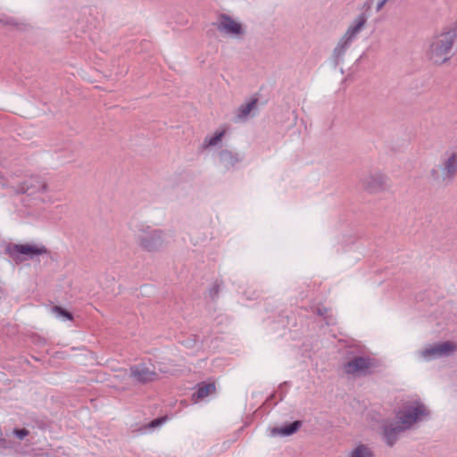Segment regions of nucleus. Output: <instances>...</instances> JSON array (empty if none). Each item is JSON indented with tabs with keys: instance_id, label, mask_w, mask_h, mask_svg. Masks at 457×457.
<instances>
[{
	"instance_id": "nucleus-13",
	"label": "nucleus",
	"mask_w": 457,
	"mask_h": 457,
	"mask_svg": "<svg viewBox=\"0 0 457 457\" xmlns=\"http://www.w3.org/2000/svg\"><path fill=\"white\" fill-rule=\"evenodd\" d=\"M302 425V420H295L285 423L281 427H273L270 428V436L281 437L290 436L296 433L301 428Z\"/></svg>"
},
{
	"instance_id": "nucleus-11",
	"label": "nucleus",
	"mask_w": 457,
	"mask_h": 457,
	"mask_svg": "<svg viewBox=\"0 0 457 457\" xmlns=\"http://www.w3.org/2000/svg\"><path fill=\"white\" fill-rule=\"evenodd\" d=\"M442 181L452 182L457 175V153H453L440 165Z\"/></svg>"
},
{
	"instance_id": "nucleus-28",
	"label": "nucleus",
	"mask_w": 457,
	"mask_h": 457,
	"mask_svg": "<svg viewBox=\"0 0 457 457\" xmlns=\"http://www.w3.org/2000/svg\"><path fill=\"white\" fill-rule=\"evenodd\" d=\"M1 21H3L5 25H13V26H18V24L16 22H14V21L12 19H6L5 21H3L1 20Z\"/></svg>"
},
{
	"instance_id": "nucleus-14",
	"label": "nucleus",
	"mask_w": 457,
	"mask_h": 457,
	"mask_svg": "<svg viewBox=\"0 0 457 457\" xmlns=\"http://www.w3.org/2000/svg\"><path fill=\"white\" fill-rule=\"evenodd\" d=\"M242 160L243 157L238 153H234L228 149H221L219 152L220 163L228 170L234 168Z\"/></svg>"
},
{
	"instance_id": "nucleus-10",
	"label": "nucleus",
	"mask_w": 457,
	"mask_h": 457,
	"mask_svg": "<svg viewBox=\"0 0 457 457\" xmlns=\"http://www.w3.org/2000/svg\"><path fill=\"white\" fill-rule=\"evenodd\" d=\"M362 187L370 194L378 193L386 189V179L380 173L370 174L362 180Z\"/></svg>"
},
{
	"instance_id": "nucleus-8",
	"label": "nucleus",
	"mask_w": 457,
	"mask_h": 457,
	"mask_svg": "<svg viewBox=\"0 0 457 457\" xmlns=\"http://www.w3.org/2000/svg\"><path fill=\"white\" fill-rule=\"evenodd\" d=\"M212 25L220 31L231 36H242L245 29L241 23L236 21L232 17L226 13H220L218 21Z\"/></svg>"
},
{
	"instance_id": "nucleus-18",
	"label": "nucleus",
	"mask_w": 457,
	"mask_h": 457,
	"mask_svg": "<svg viewBox=\"0 0 457 457\" xmlns=\"http://www.w3.org/2000/svg\"><path fill=\"white\" fill-rule=\"evenodd\" d=\"M257 104H258V98L257 97L252 98L248 103L244 104L239 107L237 116L239 118L247 117L251 113L252 111H253L257 108Z\"/></svg>"
},
{
	"instance_id": "nucleus-26",
	"label": "nucleus",
	"mask_w": 457,
	"mask_h": 457,
	"mask_svg": "<svg viewBox=\"0 0 457 457\" xmlns=\"http://www.w3.org/2000/svg\"><path fill=\"white\" fill-rule=\"evenodd\" d=\"M328 309L324 307V306H318L316 307L315 309V313L319 316H322L324 317L325 319H328V317L326 316V314L328 313Z\"/></svg>"
},
{
	"instance_id": "nucleus-24",
	"label": "nucleus",
	"mask_w": 457,
	"mask_h": 457,
	"mask_svg": "<svg viewBox=\"0 0 457 457\" xmlns=\"http://www.w3.org/2000/svg\"><path fill=\"white\" fill-rule=\"evenodd\" d=\"M165 420H166L165 417L156 418V419L153 420L152 421H150V423L148 424V427L151 428H155L161 426Z\"/></svg>"
},
{
	"instance_id": "nucleus-7",
	"label": "nucleus",
	"mask_w": 457,
	"mask_h": 457,
	"mask_svg": "<svg viewBox=\"0 0 457 457\" xmlns=\"http://www.w3.org/2000/svg\"><path fill=\"white\" fill-rule=\"evenodd\" d=\"M457 350V345L452 341H445L430 345L420 352V356L427 360L449 356Z\"/></svg>"
},
{
	"instance_id": "nucleus-19",
	"label": "nucleus",
	"mask_w": 457,
	"mask_h": 457,
	"mask_svg": "<svg viewBox=\"0 0 457 457\" xmlns=\"http://www.w3.org/2000/svg\"><path fill=\"white\" fill-rule=\"evenodd\" d=\"M349 457H373V453L366 445H359L351 452Z\"/></svg>"
},
{
	"instance_id": "nucleus-1",
	"label": "nucleus",
	"mask_w": 457,
	"mask_h": 457,
	"mask_svg": "<svg viewBox=\"0 0 457 457\" xmlns=\"http://www.w3.org/2000/svg\"><path fill=\"white\" fill-rule=\"evenodd\" d=\"M457 50V21L439 35L433 37L428 56L435 64L449 61Z\"/></svg>"
},
{
	"instance_id": "nucleus-20",
	"label": "nucleus",
	"mask_w": 457,
	"mask_h": 457,
	"mask_svg": "<svg viewBox=\"0 0 457 457\" xmlns=\"http://www.w3.org/2000/svg\"><path fill=\"white\" fill-rule=\"evenodd\" d=\"M225 135V130H220L215 132V134L212 137H207L204 142V147H211L218 145L219 142L221 141L222 137Z\"/></svg>"
},
{
	"instance_id": "nucleus-23",
	"label": "nucleus",
	"mask_w": 457,
	"mask_h": 457,
	"mask_svg": "<svg viewBox=\"0 0 457 457\" xmlns=\"http://www.w3.org/2000/svg\"><path fill=\"white\" fill-rule=\"evenodd\" d=\"M12 434L20 440H23L29 434V431L27 428H14Z\"/></svg>"
},
{
	"instance_id": "nucleus-12",
	"label": "nucleus",
	"mask_w": 457,
	"mask_h": 457,
	"mask_svg": "<svg viewBox=\"0 0 457 457\" xmlns=\"http://www.w3.org/2000/svg\"><path fill=\"white\" fill-rule=\"evenodd\" d=\"M406 430L400 423H389L383 426L382 428V436L386 442V444L392 447L396 441L398 440V436L401 433Z\"/></svg>"
},
{
	"instance_id": "nucleus-17",
	"label": "nucleus",
	"mask_w": 457,
	"mask_h": 457,
	"mask_svg": "<svg viewBox=\"0 0 457 457\" xmlns=\"http://www.w3.org/2000/svg\"><path fill=\"white\" fill-rule=\"evenodd\" d=\"M215 384L213 382H202L197 385V390L194 393L193 396H196L198 399H204L209 395L212 394L215 391Z\"/></svg>"
},
{
	"instance_id": "nucleus-16",
	"label": "nucleus",
	"mask_w": 457,
	"mask_h": 457,
	"mask_svg": "<svg viewBox=\"0 0 457 457\" xmlns=\"http://www.w3.org/2000/svg\"><path fill=\"white\" fill-rule=\"evenodd\" d=\"M351 45V42L348 41V39L342 37V38L339 40L338 44L333 50L332 59L333 63L336 66H337L340 62V60L345 55L346 50L349 48Z\"/></svg>"
},
{
	"instance_id": "nucleus-6",
	"label": "nucleus",
	"mask_w": 457,
	"mask_h": 457,
	"mask_svg": "<svg viewBox=\"0 0 457 457\" xmlns=\"http://www.w3.org/2000/svg\"><path fill=\"white\" fill-rule=\"evenodd\" d=\"M129 378L135 385H146L159 379V374L154 368L151 369L146 363L133 364L129 369Z\"/></svg>"
},
{
	"instance_id": "nucleus-29",
	"label": "nucleus",
	"mask_w": 457,
	"mask_h": 457,
	"mask_svg": "<svg viewBox=\"0 0 457 457\" xmlns=\"http://www.w3.org/2000/svg\"><path fill=\"white\" fill-rule=\"evenodd\" d=\"M364 7H365L366 10H369L370 8V4L365 3L364 4Z\"/></svg>"
},
{
	"instance_id": "nucleus-5",
	"label": "nucleus",
	"mask_w": 457,
	"mask_h": 457,
	"mask_svg": "<svg viewBox=\"0 0 457 457\" xmlns=\"http://www.w3.org/2000/svg\"><path fill=\"white\" fill-rule=\"evenodd\" d=\"M15 195H33L37 193H46L48 191L47 182L40 176H31L23 180L17 186L8 187Z\"/></svg>"
},
{
	"instance_id": "nucleus-4",
	"label": "nucleus",
	"mask_w": 457,
	"mask_h": 457,
	"mask_svg": "<svg viewBox=\"0 0 457 457\" xmlns=\"http://www.w3.org/2000/svg\"><path fill=\"white\" fill-rule=\"evenodd\" d=\"M378 361L365 356H355L344 364V371L347 375L367 376L372 374L377 368Z\"/></svg>"
},
{
	"instance_id": "nucleus-3",
	"label": "nucleus",
	"mask_w": 457,
	"mask_h": 457,
	"mask_svg": "<svg viewBox=\"0 0 457 457\" xmlns=\"http://www.w3.org/2000/svg\"><path fill=\"white\" fill-rule=\"evenodd\" d=\"M164 233L161 229L142 225L135 235L136 243L144 251L154 253L160 251L164 245Z\"/></svg>"
},
{
	"instance_id": "nucleus-15",
	"label": "nucleus",
	"mask_w": 457,
	"mask_h": 457,
	"mask_svg": "<svg viewBox=\"0 0 457 457\" xmlns=\"http://www.w3.org/2000/svg\"><path fill=\"white\" fill-rule=\"evenodd\" d=\"M366 22L367 16L365 15V13H361L354 20L353 23L349 26V28L347 29L346 32L343 37L352 43V41L357 36V34L363 29Z\"/></svg>"
},
{
	"instance_id": "nucleus-25",
	"label": "nucleus",
	"mask_w": 457,
	"mask_h": 457,
	"mask_svg": "<svg viewBox=\"0 0 457 457\" xmlns=\"http://www.w3.org/2000/svg\"><path fill=\"white\" fill-rule=\"evenodd\" d=\"M440 171L441 170H439L437 169H432L430 171L431 178L433 179L434 181H436L437 183L442 181V172L440 173Z\"/></svg>"
},
{
	"instance_id": "nucleus-9",
	"label": "nucleus",
	"mask_w": 457,
	"mask_h": 457,
	"mask_svg": "<svg viewBox=\"0 0 457 457\" xmlns=\"http://www.w3.org/2000/svg\"><path fill=\"white\" fill-rule=\"evenodd\" d=\"M7 250L12 258H15L18 255L21 254L28 256L29 259H33L37 255H41L48 253V250L46 249V246H39L31 244L11 245L7 247Z\"/></svg>"
},
{
	"instance_id": "nucleus-2",
	"label": "nucleus",
	"mask_w": 457,
	"mask_h": 457,
	"mask_svg": "<svg viewBox=\"0 0 457 457\" xmlns=\"http://www.w3.org/2000/svg\"><path fill=\"white\" fill-rule=\"evenodd\" d=\"M430 416L428 408L420 400L407 401L396 412L395 418L405 429L421 422Z\"/></svg>"
},
{
	"instance_id": "nucleus-22",
	"label": "nucleus",
	"mask_w": 457,
	"mask_h": 457,
	"mask_svg": "<svg viewBox=\"0 0 457 457\" xmlns=\"http://www.w3.org/2000/svg\"><path fill=\"white\" fill-rule=\"evenodd\" d=\"M223 285L222 280L216 279L213 282L212 287L209 289L208 295L212 301H216L219 295L221 286Z\"/></svg>"
},
{
	"instance_id": "nucleus-21",
	"label": "nucleus",
	"mask_w": 457,
	"mask_h": 457,
	"mask_svg": "<svg viewBox=\"0 0 457 457\" xmlns=\"http://www.w3.org/2000/svg\"><path fill=\"white\" fill-rule=\"evenodd\" d=\"M52 312L59 318L65 320H72L73 314L60 305H54L52 307Z\"/></svg>"
},
{
	"instance_id": "nucleus-27",
	"label": "nucleus",
	"mask_w": 457,
	"mask_h": 457,
	"mask_svg": "<svg viewBox=\"0 0 457 457\" xmlns=\"http://www.w3.org/2000/svg\"><path fill=\"white\" fill-rule=\"evenodd\" d=\"M388 0H380L377 4V12L380 11Z\"/></svg>"
}]
</instances>
